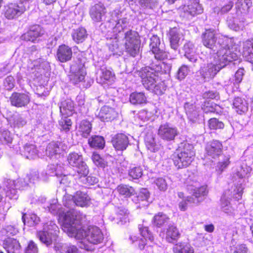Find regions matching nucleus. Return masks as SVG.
I'll list each match as a JSON object with an SVG mask.
<instances>
[{
	"instance_id": "1",
	"label": "nucleus",
	"mask_w": 253,
	"mask_h": 253,
	"mask_svg": "<svg viewBox=\"0 0 253 253\" xmlns=\"http://www.w3.org/2000/svg\"><path fill=\"white\" fill-rule=\"evenodd\" d=\"M86 222V216L79 211H72L65 216L63 230L68 235L77 239H84L87 241L80 242L79 247L87 251H93V245L101 243L104 239L101 230L96 226L86 228L84 224Z\"/></svg>"
},
{
	"instance_id": "2",
	"label": "nucleus",
	"mask_w": 253,
	"mask_h": 253,
	"mask_svg": "<svg viewBox=\"0 0 253 253\" xmlns=\"http://www.w3.org/2000/svg\"><path fill=\"white\" fill-rule=\"evenodd\" d=\"M171 69L169 64L159 61H153L149 66L142 68L138 71L144 87L157 95H161L165 90L164 84L159 82L158 74L169 73Z\"/></svg>"
},
{
	"instance_id": "3",
	"label": "nucleus",
	"mask_w": 253,
	"mask_h": 253,
	"mask_svg": "<svg viewBox=\"0 0 253 253\" xmlns=\"http://www.w3.org/2000/svg\"><path fill=\"white\" fill-rule=\"evenodd\" d=\"M202 42L204 46L213 51L220 47H226L231 42V40L223 35L216 33L213 29L206 30L202 35Z\"/></svg>"
},
{
	"instance_id": "4",
	"label": "nucleus",
	"mask_w": 253,
	"mask_h": 253,
	"mask_svg": "<svg viewBox=\"0 0 253 253\" xmlns=\"http://www.w3.org/2000/svg\"><path fill=\"white\" fill-rule=\"evenodd\" d=\"M194 155L193 145L186 142L182 143L173 155L174 164L177 169L186 168L190 165Z\"/></svg>"
},
{
	"instance_id": "5",
	"label": "nucleus",
	"mask_w": 253,
	"mask_h": 253,
	"mask_svg": "<svg viewBox=\"0 0 253 253\" xmlns=\"http://www.w3.org/2000/svg\"><path fill=\"white\" fill-rule=\"evenodd\" d=\"M251 170L252 169L249 167L242 166L234 174L233 178L234 183V187L231 188V193L236 199L240 200L242 198L243 185L246 182Z\"/></svg>"
},
{
	"instance_id": "6",
	"label": "nucleus",
	"mask_w": 253,
	"mask_h": 253,
	"mask_svg": "<svg viewBox=\"0 0 253 253\" xmlns=\"http://www.w3.org/2000/svg\"><path fill=\"white\" fill-rule=\"evenodd\" d=\"M216 50L217 52L213 55V62L220 70L237 58V54L230 49L229 44L226 47H220Z\"/></svg>"
},
{
	"instance_id": "7",
	"label": "nucleus",
	"mask_w": 253,
	"mask_h": 253,
	"mask_svg": "<svg viewBox=\"0 0 253 253\" xmlns=\"http://www.w3.org/2000/svg\"><path fill=\"white\" fill-rule=\"evenodd\" d=\"M125 39L126 51L130 56L135 57L139 53L140 45L138 33L129 30L125 33Z\"/></svg>"
},
{
	"instance_id": "8",
	"label": "nucleus",
	"mask_w": 253,
	"mask_h": 253,
	"mask_svg": "<svg viewBox=\"0 0 253 253\" xmlns=\"http://www.w3.org/2000/svg\"><path fill=\"white\" fill-rule=\"evenodd\" d=\"M58 232V227L52 221L46 223L43 226V230L37 233V237L40 241L48 246L52 244Z\"/></svg>"
},
{
	"instance_id": "9",
	"label": "nucleus",
	"mask_w": 253,
	"mask_h": 253,
	"mask_svg": "<svg viewBox=\"0 0 253 253\" xmlns=\"http://www.w3.org/2000/svg\"><path fill=\"white\" fill-rule=\"evenodd\" d=\"M90 198L85 193L78 191L74 195L66 196L63 199V204L68 208H71L72 205H76L81 207H87L89 205Z\"/></svg>"
},
{
	"instance_id": "10",
	"label": "nucleus",
	"mask_w": 253,
	"mask_h": 253,
	"mask_svg": "<svg viewBox=\"0 0 253 253\" xmlns=\"http://www.w3.org/2000/svg\"><path fill=\"white\" fill-rule=\"evenodd\" d=\"M67 160L69 165L76 168L78 174H88V168L83 161L82 155L76 152L70 153L67 156Z\"/></svg>"
},
{
	"instance_id": "11",
	"label": "nucleus",
	"mask_w": 253,
	"mask_h": 253,
	"mask_svg": "<svg viewBox=\"0 0 253 253\" xmlns=\"http://www.w3.org/2000/svg\"><path fill=\"white\" fill-rule=\"evenodd\" d=\"M149 47L152 54L157 61H160L168 58V53L163 48L159 38L157 35H153L150 39Z\"/></svg>"
},
{
	"instance_id": "12",
	"label": "nucleus",
	"mask_w": 253,
	"mask_h": 253,
	"mask_svg": "<svg viewBox=\"0 0 253 253\" xmlns=\"http://www.w3.org/2000/svg\"><path fill=\"white\" fill-rule=\"evenodd\" d=\"M70 72V80L74 84L82 82L86 74L84 63L79 60L71 66Z\"/></svg>"
},
{
	"instance_id": "13",
	"label": "nucleus",
	"mask_w": 253,
	"mask_h": 253,
	"mask_svg": "<svg viewBox=\"0 0 253 253\" xmlns=\"http://www.w3.org/2000/svg\"><path fill=\"white\" fill-rule=\"evenodd\" d=\"M178 134L177 128L168 123L161 125L158 131L159 136L162 139L167 141L174 140Z\"/></svg>"
},
{
	"instance_id": "14",
	"label": "nucleus",
	"mask_w": 253,
	"mask_h": 253,
	"mask_svg": "<svg viewBox=\"0 0 253 253\" xmlns=\"http://www.w3.org/2000/svg\"><path fill=\"white\" fill-rule=\"evenodd\" d=\"M45 31L39 25L32 26L30 30L21 36V39L26 41H30L33 42H38L40 38L44 34Z\"/></svg>"
},
{
	"instance_id": "15",
	"label": "nucleus",
	"mask_w": 253,
	"mask_h": 253,
	"mask_svg": "<svg viewBox=\"0 0 253 253\" xmlns=\"http://www.w3.org/2000/svg\"><path fill=\"white\" fill-rule=\"evenodd\" d=\"M26 8L23 3L18 4L17 3H10L4 7V15L9 19L15 18L21 15Z\"/></svg>"
},
{
	"instance_id": "16",
	"label": "nucleus",
	"mask_w": 253,
	"mask_h": 253,
	"mask_svg": "<svg viewBox=\"0 0 253 253\" xmlns=\"http://www.w3.org/2000/svg\"><path fill=\"white\" fill-rule=\"evenodd\" d=\"M191 186L193 187L192 185ZM190 187L189 186L188 188V190H190ZM190 190L193 194L188 198L187 200L190 203H193L194 205H197L202 202L204 199L203 197L208 193L206 186H202L198 188L191 187Z\"/></svg>"
},
{
	"instance_id": "17",
	"label": "nucleus",
	"mask_w": 253,
	"mask_h": 253,
	"mask_svg": "<svg viewBox=\"0 0 253 253\" xmlns=\"http://www.w3.org/2000/svg\"><path fill=\"white\" fill-rule=\"evenodd\" d=\"M220 70L213 62L201 67L200 74L206 80L213 79Z\"/></svg>"
},
{
	"instance_id": "18",
	"label": "nucleus",
	"mask_w": 253,
	"mask_h": 253,
	"mask_svg": "<svg viewBox=\"0 0 253 253\" xmlns=\"http://www.w3.org/2000/svg\"><path fill=\"white\" fill-rule=\"evenodd\" d=\"M184 56L195 66L199 63V57L196 53L194 45L190 42L185 43L183 46Z\"/></svg>"
},
{
	"instance_id": "19",
	"label": "nucleus",
	"mask_w": 253,
	"mask_h": 253,
	"mask_svg": "<svg viewBox=\"0 0 253 253\" xmlns=\"http://www.w3.org/2000/svg\"><path fill=\"white\" fill-rule=\"evenodd\" d=\"M10 100L12 105L17 107H25L30 102V98L28 94L14 92Z\"/></svg>"
},
{
	"instance_id": "20",
	"label": "nucleus",
	"mask_w": 253,
	"mask_h": 253,
	"mask_svg": "<svg viewBox=\"0 0 253 253\" xmlns=\"http://www.w3.org/2000/svg\"><path fill=\"white\" fill-rule=\"evenodd\" d=\"M112 143L116 150L122 151L126 149L129 144V140L126 135L118 133L113 137Z\"/></svg>"
},
{
	"instance_id": "21",
	"label": "nucleus",
	"mask_w": 253,
	"mask_h": 253,
	"mask_svg": "<svg viewBox=\"0 0 253 253\" xmlns=\"http://www.w3.org/2000/svg\"><path fill=\"white\" fill-rule=\"evenodd\" d=\"M183 34L181 31L177 28L170 29L169 31V38L170 45L172 49L176 50L179 46L180 40L183 38Z\"/></svg>"
},
{
	"instance_id": "22",
	"label": "nucleus",
	"mask_w": 253,
	"mask_h": 253,
	"mask_svg": "<svg viewBox=\"0 0 253 253\" xmlns=\"http://www.w3.org/2000/svg\"><path fill=\"white\" fill-rule=\"evenodd\" d=\"M184 107L189 121L192 124L198 123L199 108L194 103L190 102L185 103Z\"/></svg>"
},
{
	"instance_id": "23",
	"label": "nucleus",
	"mask_w": 253,
	"mask_h": 253,
	"mask_svg": "<svg viewBox=\"0 0 253 253\" xmlns=\"http://www.w3.org/2000/svg\"><path fill=\"white\" fill-rule=\"evenodd\" d=\"M222 147V144L219 141L213 140L207 144L206 153L212 158H215L221 154Z\"/></svg>"
},
{
	"instance_id": "24",
	"label": "nucleus",
	"mask_w": 253,
	"mask_h": 253,
	"mask_svg": "<svg viewBox=\"0 0 253 253\" xmlns=\"http://www.w3.org/2000/svg\"><path fill=\"white\" fill-rule=\"evenodd\" d=\"M106 12V8L104 5L97 3L91 7L89 13L92 20L98 22L102 20Z\"/></svg>"
},
{
	"instance_id": "25",
	"label": "nucleus",
	"mask_w": 253,
	"mask_h": 253,
	"mask_svg": "<svg viewBox=\"0 0 253 253\" xmlns=\"http://www.w3.org/2000/svg\"><path fill=\"white\" fill-rule=\"evenodd\" d=\"M72 51L69 46L63 44L58 47L56 57L61 62H66L71 59Z\"/></svg>"
},
{
	"instance_id": "26",
	"label": "nucleus",
	"mask_w": 253,
	"mask_h": 253,
	"mask_svg": "<svg viewBox=\"0 0 253 253\" xmlns=\"http://www.w3.org/2000/svg\"><path fill=\"white\" fill-rule=\"evenodd\" d=\"M117 112L112 108L107 106L102 107L97 115V117L103 122H109L117 116Z\"/></svg>"
},
{
	"instance_id": "27",
	"label": "nucleus",
	"mask_w": 253,
	"mask_h": 253,
	"mask_svg": "<svg viewBox=\"0 0 253 253\" xmlns=\"http://www.w3.org/2000/svg\"><path fill=\"white\" fill-rule=\"evenodd\" d=\"M3 189L5 191L6 196L10 199L16 200L18 198V188L16 187L15 181L11 179H7L4 183Z\"/></svg>"
},
{
	"instance_id": "28",
	"label": "nucleus",
	"mask_w": 253,
	"mask_h": 253,
	"mask_svg": "<svg viewBox=\"0 0 253 253\" xmlns=\"http://www.w3.org/2000/svg\"><path fill=\"white\" fill-rule=\"evenodd\" d=\"M114 74L110 70L103 68L101 69L96 80L98 83L103 84H111L114 81Z\"/></svg>"
},
{
	"instance_id": "29",
	"label": "nucleus",
	"mask_w": 253,
	"mask_h": 253,
	"mask_svg": "<svg viewBox=\"0 0 253 253\" xmlns=\"http://www.w3.org/2000/svg\"><path fill=\"white\" fill-rule=\"evenodd\" d=\"M3 247L7 253H19L21 246L18 241L14 238H7L3 241Z\"/></svg>"
},
{
	"instance_id": "30",
	"label": "nucleus",
	"mask_w": 253,
	"mask_h": 253,
	"mask_svg": "<svg viewBox=\"0 0 253 253\" xmlns=\"http://www.w3.org/2000/svg\"><path fill=\"white\" fill-rule=\"evenodd\" d=\"M233 197L236 200H237L233 196V193H231V189L228 191L225 192V194L222 196L221 198V208L223 211L227 214H231L233 212L234 209L230 205V202L228 199Z\"/></svg>"
},
{
	"instance_id": "31",
	"label": "nucleus",
	"mask_w": 253,
	"mask_h": 253,
	"mask_svg": "<svg viewBox=\"0 0 253 253\" xmlns=\"http://www.w3.org/2000/svg\"><path fill=\"white\" fill-rule=\"evenodd\" d=\"M184 10L191 16H194L203 13V8L201 4L199 3V0H194L184 7Z\"/></svg>"
},
{
	"instance_id": "32",
	"label": "nucleus",
	"mask_w": 253,
	"mask_h": 253,
	"mask_svg": "<svg viewBox=\"0 0 253 253\" xmlns=\"http://www.w3.org/2000/svg\"><path fill=\"white\" fill-rule=\"evenodd\" d=\"M233 108L237 113L242 114L248 111L249 105L244 98L236 97L233 102Z\"/></svg>"
},
{
	"instance_id": "33",
	"label": "nucleus",
	"mask_w": 253,
	"mask_h": 253,
	"mask_svg": "<svg viewBox=\"0 0 253 253\" xmlns=\"http://www.w3.org/2000/svg\"><path fill=\"white\" fill-rule=\"evenodd\" d=\"M44 208L45 209H47V210L53 214H58L60 218L61 217L63 218V223H64L66 215L68 212H71L72 211H76V210H72L65 213L64 212L62 213V211L60 209V205L56 204L55 200H53L52 203L47 204L46 205L44 206ZM63 225V223H62V226Z\"/></svg>"
},
{
	"instance_id": "34",
	"label": "nucleus",
	"mask_w": 253,
	"mask_h": 253,
	"mask_svg": "<svg viewBox=\"0 0 253 253\" xmlns=\"http://www.w3.org/2000/svg\"><path fill=\"white\" fill-rule=\"evenodd\" d=\"M60 151L58 143L52 142L47 146L45 154L50 159H57L60 156Z\"/></svg>"
},
{
	"instance_id": "35",
	"label": "nucleus",
	"mask_w": 253,
	"mask_h": 253,
	"mask_svg": "<svg viewBox=\"0 0 253 253\" xmlns=\"http://www.w3.org/2000/svg\"><path fill=\"white\" fill-rule=\"evenodd\" d=\"M243 55L248 61L253 64V39L244 42Z\"/></svg>"
},
{
	"instance_id": "36",
	"label": "nucleus",
	"mask_w": 253,
	"mask_h": 253,
	"mask_svg": "<svg viewBox=\"0 0 253 253\" xmlns=\"http://www.w3.org/2000/svg\"><path fill=\"white\" fill-rule=\"evenodd\" d=\"M180 236L178 229L173 225H169L166 229V239L169 243L177 241Z\"/></svg>"
},
{
	"instance_id": "37",
	"label": "nucleus",
	"mask_w": 253,
	"mask_h": 253,
	"mask_svg": "<svg viewBox=\"0 0 253 253\" xmlns=\"http://www.w3.org/2000/svg\"><path fill=\"white\" fill-rule=\"evenodd\" d=\"M74 111V104L71 99H67L61 102L60 111L62 115L71 116L73 114Z\"/></svg>"
},
{
	"instance_id": "38",
	"label": "nucleus",
	"mask_w": 253,
	"mask_h": 253,
	"mask_svg": "<svg viewBox=\"0 0 253 253\" xmlns=\"http://www.w3.org/2000/svg\"><path fill=\"white\" fill-rule=\"evenodd\" d=\"M150 194L147 189L143 188L140 190L138 196L134 199L136 203L139 204L138 207L147 206L149 203Z\"/></svg>"
},
{
	"instance_id": "39",
	"label": "nucleus",
	"mask_w": 253,
	"mask_h": 253,
	"mask_svg": "<svg viewBox=\"0 0 253 253\" xmlns=\"http://www.w3.org/2000/svg\"><path fill=\"white\" fill-rule=\"evenodd\" d=\"M145 143L148 150L152 152L158 151L160 145L156 143L154 135L151 133H148L145 137Z\"/></svg>"
},
{
	"instance_id": "40",
	"label": "nucleus",
	"mask_w": 253,
	"mask_h": 253,
	"mask_svg": "<svg viewBox=\"0 0 253 253\" xmlns=\"http://www.w3.org/2000/svg\"><path fill=\"white\" fill-rule=\"evenodd\" d=\"M73 40L77 43L83 42L87 37L86 30L83 27L78 28L73 31L72 34Z\"/></svg>"
},
{
	"instance_id": "41",
	"label": "nucleus",
	"mask_w": 253,
	"mask_h": 253,
	"mask_svg": "<svg viewBox=\"0 0 253 253\" xmlns=\"http://www.w3.org/2000/svg\"><path fill=\"white\" fill-rule=\"evenodd\" d=\"M173 253H194L193 248L185 242H179L173 247Z\"/></svg>"
},
{
	"instance_id": "42",
	"label": "nucleus",
	"mask_w": 253,
	"mask_h": 253,
	"mask_svg": "<svg viewBox=\"0 0 253 253\" xmlns=\"http://www.w3.org/2000/svg\"><path fill=\"white\" fill-rule=\"evenodd\" d=\"M252 5V0H237L235 3L237 14L246 13Z\"/></svg>"
},
{
	"instance_id": "43",
	"label": "nucleus",
	"mask_w": 253,
	"mask_h": 253,
	"mask_svg": "<svg viewBox=\"0 0 253 253\" xmlns=\"http://www.w3.org/2000/svg\"><path fill=\"white\" fill-rule=\"evenodd\" d=\"M229 160V156H224L222 159L218 162L215 167V172L218 176H220L222 172L228 167L230 163Z\"/></svg>"
},
{
	"instance_id": "44",
	"label": "nucleus",
	"mask_w": 253,
	"mask_h": 253,
	"mask_svg": "<svg viewBox=\"0 0 253 253\" xmlns=\"http://www.w3.org/2000/svg\"><path fill=\"white\" fill-rule=\"evenodd\" d=\"M147 98L143 92H134L130 94V102L134 105L141 104L146 103Z\"/></svg>"
},
{
	"instance_id": "45",
	"label": "nucleus",
	"mask_w": 253,
	"mask_h": 253,
	"mask_svg": "<svg viewBox=\"0 0 253 253\" xmlns=\"http://www.w3.org/2000/svg\"><path fill=\"white\" fill-rule=\"evenodd\" d=\"M23 155L26 158L33 159L38 156V150L35 145L26 144L24 147Z\"/></svg>"
},
{
	"instance_id": "46",
	"label": "nucleus",
	"mask_w": 253,
	"mask_h": 253,
	"mask_svg": "<svg viewBox=\"0 0 253 253\" xmlns=\"http://www.w3.org/2000/svg\"><path fill=\"white\" fill-rule=\"evenodd\" d=\"M89 146L93 148L103 149L105 145L104 138L98 135H93L88 140Z\"/></svg>"
},
{
	"instance_id": "47",
	"label": "nucleus",
	"mask_w": 253,
	"mask_h": 253,
	"mask_svg": "<svg viewBox=\"0 0 253 253\" xmlns=\"http://www.w3.org/2000/svg\"><path fill=\"white\" fill-rule=\"evenodd\" d=\"M91 125L89 121L83 120L78 128V131L80 134L84 137H87L91 132Z\"/></svg>"
},
{
	"instance_id": "48",
	"label": "nucleus",
	"mask_w": 253,
	"mask_h": 253,
	"mask_svg": "<svg viewBox=\"0 0 253 253\" xmlns=\"http://www.w3.org/2000/svg\"><path fill=\"white\" fill-rule=\"evenodd\" d=\"M63 168L61 165L50 164L48 166L47 174L50 176H61L63 174Z\"/></svg>"
},
{
	"instance_id": "49",
	"label": "nucleus",
	"mask_w": 253,
	"mask_h": 253,
	"mask_svg": "<svg viewBox=\"0 0 253 253\" xmlns=\"http://www.w3.org/2000/svg\"><path fill=\"white\" fill-rule=\"evenodd\" d=\"M117 190L121 195L125 198L129 197L135 193L134 188L127 185L121 184L118 186Z\"/></svg>"
},
{
	"instance_id": "50",
	"label": "nucleus",
	"mask_w": 253,
	"mask_h": 253,
	"mask_svg": "<svg viewBox=\"0 0 253 253\" xmlns=\"http://www.w3.org/2000/svg\"><path fill=\"white\" fill-rule=\"evenodd\" d=\"M128 174L132 179H138L143 175V169L140 166H132L128 170Z\"/></svg>"
},
{
	"instance_id": "51",
	"label": "nucleus",
	"mask_w": 253,
	"mask_h": 253,
	"mask_svg": "<svg viewBox=\"0 0 253 253\" xmlns=\"http://www.w3.org/2000/svg\"><path fill=\"white\" fill-rule=\"evenodd\" d=\"M128 212L125 208H118L117 211V221L118 223L121 222L122 224L126 223L128 221Z\"/></svg>"
},
{
	"instance_id": "52",
	"label": "nucleus",
	"mask_w": 253,
	"mask_h": 253,
	"mask_svg": "<svg viewBox=\"0 0 253 253\" xmlns=\"http://www.w3.org/2000/svg\"><path fill=\"white\" fill-rule=\"evenodd\" d=\"M26 218L27 219V223L29 226H34L38 224L40 221V217L35 213L29 214L27 216L26 214L23 213L22 219L25 224H26Z\"/></svg>"
},
{
	"instance_id": "53",
	"label": "nucleus",
	"mask_w": 253,
	"mask_h": 253,
	"mask_svg": "<svg viewBox=\"0 0 253 253\" xmlns=\"http://www.w3.org/2000/svg\"><path fill=\"white\" fill-rule=\"evenodd\" d=\"M169 218L167 215L163 212H159L156 214L153 218L154 224L158 227H161L167 222Z\"/></svg>"
},
{
	"instance_id": "54",
	"label": "nucleus",
	"mask_w": 253,
	"mask_h": 253,
	"mask_svg": "<svg viewBox=\"0 0 253 253\" xmlns=\"http://www.w3.org/2000/svg\"><path fill=\"white\" fill-rule=\"evenodd\" d=\"M127 24L128 21L126 18L118 20L113 30L115 36H117V33H120L124 30L127 27Z\"/></svg>"
},
{
	"instance_id": "55",
	"label": "nucleus",
	"mask_w": 253,
	"mask_h": 253,
	"mask_svg": "<svg viewBox=\"0 0 253 253\" xmlns=\"http://www.w3.org/2000/svg\"><path fill=\"white\" fill-rule=\"evenodd\" d=\"M109 49L113 55L121 56L122 54V51L118 44L117 36H115L112 43L109 44Z\"/></svg>"
},
{
	"instance_id": "56",
	"label": "nucleus",
	"mask_w": 253,
	"mask_h": 253,
	"mask_svg": "<svg viewBox=\"0 0 253 253\" xmlns=\"http://www.w3.org/2000/svg\"><path fill=\"white\" fill-rule=\"evenodd\" d=\"M227 23L228 27L232 30L235 31H238L243 30L244 27V24L243 21H239L237 19L233 20H228Z\"/></svg>"
},
{
	"instance_id": "57",
	"label": "nucleus",
	"mask_w": 253,
	"mask_h": 253,
	"mask_svg": "<svg viewBox=\"0 0 253 253\" xmlns=\"http://www.w3.org/2000/svg\"><path fill=\"white\" fill-rule=\"evenodd\" d=\"M0 141L3 144H9L12 141L10 132L7 129H2L0 132Z\"/></svg>"
},
{
	"instance_id": "58",
	"label": "nucleus",
	"mask_w": 253,
	"mask_h": 253,
	"mask_svg": "<svg viewBox=\"0 0 253 253\" xmlns=\"http://www.w3.org/2000/svg\"><path fill=\"white\" fill-rule=\"evenodd\" d=\"M60 253H81L76 246L72 245H63L59 250Z\"/></svg>"
},
{
	"instance_id": "59",
	"label": "nucleus",
	"mask_w": 253,
	"mask_h": 253,
	"mask_svg": "<svg viewBox=\"0 0 253 253\" xmlns=\"http://www.w3.org/2000/svg\"><path fill=\"white\" fill-rule=\"evenodd\" d=\"M87 175L78 174V177L81 178V181L85 184L93 185L98 182V179L96 177L92 176H87Z\"/></svg>"
},
{
	"instance_id": "60",
	"label": "nucleus",
	"mask_w": 253,
	"mask_h": 253,
	"mask_svg": "<svg viewBox=\"0 0 253 253\" xmlns=\"http://www.w3.org/2000/svg\"><path fill=\"white\" fill-rule=\"evenodd\" d=\"M129 239L131 241L132 243L138 244V248L140 250L144 249V247L146 245V240L148 239V238H144L143 237L139 238V237L133 235L130 236Z\"/></svg>"
},
{
	"instance_id": "61",
	"label": "nucleus",
	"mask_w": 253,
	"mask_h": 253,
	"mask_svg": "<svg viewBox=\"0 0 253 253\" xmlns=\"http://www.w3.org/2000/svg\"><path fill=\"white\" fill-rule=\"evenodd\" d=\"M138 228L142 237L148 238V240L152 241L154 239L152 233L148 230L146 226L143 227L142 225H139Z\"/></svg>"
},
{
	"instance_id": "62",
	"label": "nucleus",
	"mask_w": 253,
	"mask_h": 253,
	"mask_svg": "<svg viewBox=\"0 0 253 253\" xmlns=\"http://www.w3.org/2000/svg\"><path fill=\"white\" fill-rule=\"evenodd\" d=\"M72 125V121L70 119L65 117L62 119L59 122V125L61 126V129L67 132L71 129Z\"/></svg>"
},
{
	"instance_id": "63",
	"label": "nucleus",
	"mask_w": 253,
	"mask_h": 253,
	"mask_svg": "<svg viewBox=\"0 0 253 253\" xmlns=\"http://www.w3.org/2000/svg\"><path fill=\"white\" fill-rule=\"evenodd\" d=\"M38 246L33 240H31L28 243L27 246L24 250V253H38Z\"/></svg>"
},
{
	"instance_id": "64",
	"label": "nucleus",
	"mask_w": 253,
	"mask_h": 253,
	"mask_svg": "<svg viewBox=\"0 0 253 253\" xmlns=\"http://www.w3.org/2000/svg\"><path fill=\"white\" fill-rule=\"evenodd\" d=\"M189 71V68L187 65L181 66L177 72L178 79L180 80L184 79L188 74Z\"/></svg>"
}]
</instances>
